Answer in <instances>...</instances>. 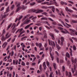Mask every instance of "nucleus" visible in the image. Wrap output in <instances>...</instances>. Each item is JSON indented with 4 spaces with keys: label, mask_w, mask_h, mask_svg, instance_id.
I'll list each match as a JSON object with an SVG mask.
<instances>
[{
    "label": "nucleus",
    "mask_w": 77,
    "mask_h": 77,
    "mask_svg": "<svg viewBox=\"0 0 77 77\" xmlns=\"http://www.w3.org/2000/svg\"><path fill=\"white\" fill-rule=\"evenodd\" d=\"M12 23H10L9 25L8 26V28L7 29V30H8L11 27V26H12Z\"/></svg>",
    "instance_id": "nucleus-20"
},
{
    "label": "nucleus",
    "mask_w": 77,
    "mask_h": 77,
    "mask_svg": "<svg viewBox=\"0 0 77 77\" xmlns=\"http://www.w3.org/2000/svg\"><path fill=\"white\" fill-rule=\"evenodd\" d=\"M72 22L74 23H77V20L75 21V20H72Z\"/></svg>",
    "instance_id": "nucleus-43"
},
{
    "label": "nucleus",
    "mask_w": 77,
    "mask_h": 77,
    "mask_svg": "<svg viewBox=\"0 0 77 77\" xmlns=\"http://www.w3.org/2000/svg\"><path fill=\"white\" fill-rule=\"evenodd\" d=\"M53 66L54 69H57V66H56V63H54L53 64Z\"/></svg>",
    "instance_id": "nucleus-13"
},
{
    "label": "nucleus",
    "mask_w": 77,
    "mask_h": 77,
    "mask_svg": "<svg viewBox=\"0 0 77 77\" xmlns=\"http://www.w3.org/2000/svg\"><path fill=\"white\" fill-rule=\"evenodd\" d=\"M35 12L36 14H37V12H38V10H30L28 11V12Z\"/></svg>",
    "instance_id": "nucleus-6"
},
{
    "label": "nucleus",
    "mask_w": 77,
    "mask_h": 77,
    "mask_svg": "<svg viewBox=\"0 0 77 77\" xmlns=\"http://www.w3.org/2000/svg\"><path fill=\"white\" fill-rule=\"evenodd\" d=\"M48 20H50V21H54V20L50 18H48Z\"/></svg>",
    "instance_id": "nucleus-55"
},
{
    "label": "nucleus",
    "mask_w": 77,
    "mask_h": 77,
    "mask_svg": "<svg viewBox=\"0 0 77 77\" xmlns=\"http://www.w3.org/2000/svg\"><path fill=\"white\" fill-rule=\"evenodd\" d=\"M24 32H25V31L24 30L22 32H21L20 33V35H22V34H23V33H24Z\"/></svg>",
    "instance_id": "nucleus-58"
},
{
    "label": "nucleus",
    "mask_w": 77,
    "mask_h": 77,
    "mask_svg": "<svg viewBox=\"0 0 77 77\" xmlns=\"http://www.w3.org/2000/svg\"><path fill=\"white\" fill-rule=\"evenodd\" d=\"M25 38H27V36H25L24 37L22 38H21V41H23V39H25Z\"/></svg>",
    "instance_id": "nucleus-31"
},
{
    "label": "nucleus",
    "mask_w": 77,
    "mask_h": 77,
    "mask_svg": "<svg viewBox=\"0 0 77 77\" xmlns=\"http://www.w3.org/2000/svg\"><path fill=\"white\" fill-rule=\"evenodd\" d=\"M38 46L39 48H41V47H42V44L41 43H39V44H38Z\"/></svg>",
    "instance_id": "nucleus-33"
},
{
    "label": "nucleus",
    "mask_w": 77,
    "mask_h": 77,
    "mask_svg": "<svg viewBox=\"0 0 77 77\" xmlns=\"http://www.w3.org/2000/svg\"><path fill=\"white\" fill-rule=\"evenodd\" d=\"M30 20L27 19V20L26 21H25L23 22V23L24 24H27V23H29V22H30Z\"/></svg>",
    "instance_id": "nucleus-14"
},
{
    "label": "nucleus",
    "mask_w": 77,
    "mask_h": 77,
    "mask_svg": "<svg viewBox=\"0 0 77 77\" xmlns=\"http://www.w3.org/2000/svg\"><path fill=\"white\" fill-rule=\"evenodd\" d=\"M73 48L74 51H75L76 50V49H77V48H76V47H75V45L73 46Z\"/></svg>",
    "instance_id": "nucleus-24"
},
{
    "label": "nucleus",
    "mask_w": 77,
    "mask_h": 77,
    "mask_svg": "<svg viewBox=\"0 0 77 77\" xmlns=\"http://www.w3.org/2000/svg\"><path fill=\"white\" fill-rule=\"evenodd\" d=\"M15 5H17V8L15 11L16 13L18 12H19V11L20 9H23V10H24V9L26 8V7L24 5H22L21 6H20L21 4L18 1H17L15 2Z\"/></svg>",
    "instance_id": "nucleus-1"
},
{
    "label": "nucleus",
    "mask_w": 77,
    "mask_h": 77,
    "mask_svg": "<svg viewBox=\"0 0 77 77\" xmlns=\"http://www.w3.org/2000/svg\"><path fill=\"white\" fill-rule=\"evenodd\" d=\"M14 26V28H15V27H16V24H15V23H14L13 24V25H12V26H11V27H13V26Z\"/></svg>",
    "instance_id": "nucleus-44"
},
{
    "label": "nucleus",
    "mask_w": 77,
    "mask_h": 77,
    "mask_svg": "<svg viewBox=\"0 0 77 77\" xmlns=\"http://www.w3.org/2000/svg\"><path fill=\"white\" fill-rule=\"evenodd\" d=\"M66 56L67 57H68V58H69V57H70V56H69V54L68 53H67L66 54Z\"/></svg>",
    "instance_id": "nucleus-35"
},
{
    "label": "nucleus",
    "mask_w": 77,
    "mask_h": 77,
    "mask_svg": "<svg viewBox=\"0 0 77 77\" xmlns=\"http://www.w3.org/2000/svg\"><path fill=\"white\" fill-rule=\"evenodd\" d=\"M53 72H51L50 73V74L49 75V77H54V76H52L53 75Z\"/></svg>",
    "instance_id": "nucleus-30"
},
{
    "label": "nucleus",
    "mask_w": 77,
    "mask_h": 77,
    "mask_svg": "<svg viewBox=\"0 0 77 77\" xmlns=\"http://www.w3.org/2000/svg\"><path fill=\"white\" fill-rule=\"evenodd\" d=\"M68 11H69V12H73V11L71 9H69V10H68Z\"/></svg>",
    "instance_id": "nucleus-57"
},
{
    "label": "nucleus",
    "mask_w": 77,
    "mask_h": 77,
    "mask_svg": "<svg viewBox=\"0 0 77 77\" xmlns=\"http://www.w3.org/2000/svg\"><path fill=\"white\" fill-rule=\"evenodd\" d=\"M23 16H20L19 17V19L18 20V21H20V20L21 19H22V18H23Z\"/></svg>",
    "instance_id": "nucleus-47"
},
{
    "label": "nucleus",
    "mask_w": 77,
    "mask_h": 77,
    "mask_svg": "<svg viewBox=\"0 0 77 77\" xmlns=\"http://www.w3.org/2000/svg\"><path fill=\"white\" fill-rule=\"evenodd\" d=\"M47 20V18L46 17H42L41 18V21H42V20Z\"/></svg>",
    "instance_id": "nucleus-16"
},
{
    "label": "nucleus",
    "mask_w": 77,
    "mask_h": 77,
    "mask_svg": "<svg viewBox=\"0 0 77 77\" xmlns=\"http://www.w3.org/2000/svg\"><path fill=\"white\" fill-rule=\"evenodd\" d=\"M57 63H59V59L57 57Z\"/></svg>",
    "instance_id": "nucleus-52"
},
{
    "label": "nucleus",
    "mask_w": 77,
    "mask_h": 77,
    "mask_svg": "<svg viewBox=\"0 0 77 77\" xmlns=\"http://www.w3.org/2000/svg\"><path fill=\"white\" fill-rule=\"evenodd\" d=\"M65 21H66V22L67 23H68L69 22V21H68V20L66 19H65Z\"/></svg>",
    "instance_id": "nucleus-63"
},
{
    "label": "nucleus",
    "mask_w": 77,
    "mask_h": 77,
    "mask_svg": "<svg viewBox=\"0 0 77 77\" xmlns=\"http://www.w3.org/2000/svg\"><path fill=\"white\" fill-rule=\"evenodd\" d=\"M55 4L56 6H59V5L56 2H55Z\"/></svg>",
    "instance_id": "nucleus-49"
},
{
    "label": "nucleus",
    "mask_w": 77,
    "mask_h": 77,
    "mask_svg": "<svg viewBox=\"0 0 77 77\" xmlns=\"http://www.w3.org/2000/svg\"><path fill=\"white\" fill-rule=\"evenodd\" d=\"M42 66H43V68H44V69L45 70L46 69V68H47V66H46V64L45 63V62H44L42 64Z\"/></svg>",
    "instance_id": "nucleus-9"
},
{
    "label": "nucleus",
    "mask_w": 77,
    "mask_h": 77,
    "mask_svg": "<svg viewBox=\"0 0 77 77\" xmlns=\"http://www.w3.org/2000/svg\"><path fill=\"white\" fill-rule=\"evenodd\" d=\"M14 51H11V56H14Z\"/></svg>",
    "instance_id": "nucleus-56"
},
{
    "label": "nucleus",
    "mask_w": 77,
    "mask_h": 77,
    "mask_svg": "<svg viewBox=\"0 0 77 77\" xmlns=\"http://www.w3.org/2000/svg\"><path fill=\"white\" fill-rule=\"evenodd\" d=\"M45 74L46 75V77H48V71H46Z\"/></svg>",
    "instance_id": "nucleus-37"
},
{
    "label": "nucleus",
    "mask_w": 77,
    "mask_h": 77,
    "mask_svg": "<svg viewBox=\"0 0 77 77\" xmlns=\"http://www.w3.org/2000/svg\"><path fill=\"white\" fill-rule=\"evenodd\" d=\"M72 17L74 18L75 17V18H77V15H73Z\"/></svg>",
    "instance_id": "nucleus-64"
},
{
    "label": "nucleus",
    "mask_w": 77,
    "mask_h": 77,
    "mask_svg": "<svg viewBox=\"0 0 77 77\" xmlns=\"http://www.w3.org/2000/svg\"><path fill=\"white\" fill-rule=\"evenodd\" d=\"M54 31L55 32H57V33H58L59 32V31H58V30H57V29H54Z\"/></svg>",
    "instance_id": "nucleus-46"
},
{
    "label": "nucleus",
    "mask_w": 77,
    "mask_h": 77,
    "mask_svg": "<svg viewBox=\"0 0 77 77\" xmlns=\"http://www.w3.org/2000/svg\"><path fill=\"white\" fill-rule=\"evenodd\" d=\"M48 3H49V2H45L44 3H42V5H46V4L47 5H48Z\"/></svg>",
    "instance_id": "nucleus-21"
},
{
    "label": "nucleus",
    "mask_w": 77,
    "mask_h": 77,
    "mask_svg": "<svg viewBox=\"0 0 77 77\" xmlns=\"http://www.w3.org/2000/svg\"><path fill=\"white\" fill-rule=\"evenodd\" d=\"M61 39V45H63V41H65L64 39V38L63 37H61L60 38Z\"/></svg>",
    "instance_id": "nucleus-5"
},
{
    "label": "nucleus",
    "mask_w": 77,
    "mask_h": 77,
    "mask_svg": "<svg viewBox=\"0 0 77 77\" xmlns=\"http://www.w3.org/2000/svg\"><path fill=\"white\" fill-rule=\"evenodd\" d=\"M60 63H63V60H60Z\"/></svg>",
    "instance_id": "nucleus-60"
},
{
    "label": "nucleus",
    "mask_w": 77,
    "mask_h": 77,
    "mask_svg": "<svg viewBox=\"0 0 77 77\" xmlns=\"http://www.w3.org/2000/svg\"><path fill=\"white\" fill-rule=\"evenodd\" d=\"M50 36H51V38L53 39V40H54L55 39V38H54V35H53V34L51 33H50L49 34Z\"/></svg>",
    "instance_id": "nucleus-10"
},
{
    "label": "nucleus",
    "mask_w": 77,
    "mask_h": 77,
    "mask_svg": "<svg viewBox=\"0 0 77 77\" xmlns=\"http://www.w3.org/2000/svg\"><path fill=\"white\" fill-rule=\"evenodd\" d=\"M49 51L50 52V56H51V58L52 60H53V59H54V57H53V55L51 54V51H52V49H51V47H50L49 48Z\"/></svg>",
    "instance_id": "nucleus-3"
},
{
    "label": "nucleus",
    "mask_w": 77,
    "mask_h": 77,
    "mask_svg": "<svg viewBox=\"0 0 77 77\" xmlns=\"http://www.w3.org/2000/svg\"><path fill=\"white\" fill-rule=\"evenodd\" d=\"M36 57L37 59H39L40 58V57L38 55H36Z\"/></svg>",
    "instance_id": "nucleus-62"
},
{
    "label": "nucleus",
    "mask_w": 77,
    "mask_h": 77,
    "mask_svg": "<svg viewBox=\"0 0 77 77\" xmlns=\"http://www.w3.org/2000/svg\"><path fill=\"white\" fill-rule=\"evenodd\" d=\"M65 24H66L67 25V26H68L69 27H71V25L70 24H68L67 23H66Z\"/></svg>",
    "instance_id": "nucleus-41"
},
{
    "label": "nucleus",
    "mask_w": 77,
    "mask_h": 77,
    "mask_svg": "<svg viewBox=\"0 0 77 77\" xmlns=\"http://www.w3.org/2000/svg\"><path fill=\"white\" fill-rule=\"evenodd\" d=\"M56 11H57V12L58 13V14L59 15H60V16H62V14L60 13H59V10L58 9L56 8Z\"/></svg>",
    "instance_id": "nucleus-18"
},
{
    "label": "nucleus",
    "mask_w": 77,
    "mask_h": 77,
    "mask_svg": "<svg viewBox=\"0 0 77 77\" xmlns=\"http://www.w3.org/2000/svg\"><path fill=\"white\" fill-rule=\"evenodd\" d=\"M74 69L72 68V69H71V70H72V72L73 74H74V72L75 71V69H76V65H75V64L74 65Z\"/></svg>",
    "instance_id": "nucleus-8"
},
{
    "label": "nucleus",
    "mask_w": 77,
    "mask_h": 77,
    "mask_svg": "<svg viewBox=\"0 0 77 77\" xmlns=\"http://www.w3.org/2000/svg\"><path fill=\"white\" fill-rule=\"evenodd\" d=\"M55 54L57 56H58V57L59 56V53H58L57 51H55Z\"/></svg>",
    "instance_id": "nucleus-22"
},
{
    "label": "nucleus",
    "mask_w": 77,
    "mask_h": 77,
    "mask_svg": "<svg viewBox=\"0 0 77 77\" xmlns=\"http://www.w3.org/2000/svg\"><path fill=\"white\" fill-rule=\"evenodd\" d=\"M30 26L29 25H27L25 27V29H27V28L28 27H29Z\"/></svg>",
    "instance_id": "nucleus-42"
},
{
    "label": "nucleus",
    "mask_w": 77,
    "mask_h": 77,
    "mask_svg": "<svg viewBox=\"0 0 77 77\" xmlns=\"http://www.w3.org/2000/svg\"><path fill=\"white\" fill-rule=\"evenodd\" d=\"M58 29L60 30H63V28L60 27H58Z\"/></svg>",
    "instance_id": "nucleus-50"
},
{
    "label": "nucleus",
    "mask_w": 77,
    "mask_h": 77,
    "mask_svg": "<svg viewBox=\"0 0 77 77\" xmlns=\"http://www.w3.org/2000/svg\"><path fill=\"white\" fill-rule=\"evenodd\" d=\"M18 60H13V64L14 65H17V64H18Z\"/></svg>",
    "instance_id": "nucleus-7"
},
{
    "label": "nucleus",
    "mask_w": 77,
    "mask_h": 77,
    "mask_svg": "<svg viewBox=\"0 0 77 77\" xmlns=\"http://www.w3.org/2000/svg\"><path fill=\"white\" fill-rule=\"evenodd\" d=\"M42 8H43V9H47L48 7H45V6H42Z\"/></svg>",
    "instance_id": "nucleus-40"
},
{
    "label": "nucleus",
    "mask_w": 77,
    "mask_h": 77,
    "mask_svg": "<svg viewBox=\"0 0 77 77\" xmlns=\"http://www.w3.org/2000/svg\"><path fill=\"white\" fill-rule=\"evenodd\" d=\"M52 12H54V11H55V8H54L53 6H52Z\"/></svg>",
    "instance_id": "nucleus-28"
},
{
    "label": "nucleus",
    "mask_w": 77,
    "mask_h": 77,
    "mask_svg": "<svg viewBox=\"0 0 77 77\" xmlns=\"http://www.w3.org/2000/svg\"><path fill=\"white\" fill-rule=\"evenodd\" d=\"M42 15H47V14H47V13L46 12H44L43 13H42Z\"/></svg>",
    "instance_id": "nucleus-51"
},
{
    "label": "nucleus",
    "mask_w": 77,
    "mask_h": 77,
    "mask_svg": "<svg viewBox=\"0 0 77 77\" xmlns=\"http://www.w3.org/2000/svg\"><path fill=\"white\" fill-rule=\"evenodd\" d=\"M69 30L71 32H74V31L71 29H69Z\"/></svg>",
    "instance_id": "nucleus-48"
},
{
    "label": "nucleus",
    "mask_w": 77,
    "mask_h": 77,
    "mask_svg": "<svg viewBox=\"0 0 77 77\" xmlns=\"http://www.w3.org/2000/svg\"><path fill=\"white\" fill-rule=\"evenodd\" d=\"M48 41L49 42V44L50 45H52V46H53L54 47L56 46L55 43L53 41H52L50 40L49 39L48 40Z\"/></svg>",
    "instance_id": "nucleus-2"
},
{
    "label": "nucleus",
    "mask_w": 77,
    "mask_h": 77,
    "mask_svg": "<svg viewBox=\"0 0 77 77\" xmlns=\"http://www.w3.org/2000/svg\"><path fill=\"white\" fill-rule=\"evenodd\" d=\"M6 12H4V15L3 16V18H5V17H6Z\"/></svg>",
    "instance_id": "nucleus-34"
},
{
    "label": "nucleus",
    "mask_w": 77,
    "mask_h": 77,
    "mask_svg": "<svg viewBox=\"0 0 77 77\" xmlns=\"http://www.w3.org/2000/svg\"><path fill=\"white\" fill-rule=\"evenodd\" d=\"M64 30H65V31H64L62 30V31H61V32L62 33H64L65 34H66V33H69L68 31H67V30H66V29H65Z\"/></svg>",
    "instance_id": "nucleus-11"
},
{
    "label": "nucleus",
    "mask_w": 77,
    "mask_h": 77,
    "mask_svg": "<svg viewBox=\"0 0 77 77\" xmlns=\"http://www.w3.org/2000/svg\"><path fill=\"white\" fill-rule=\"evenodd\" d=\"M61 23H62V24L63 25V26H65V27H66V28H69V27H68L65 24V23H63V21H61Z\"/></svg>",
    "instance_id": "nucleus-12"
},
{
    "label": "nucleus",
    "mask_w": 77,
    "mask_h": 77,
    "mask_svg": "<svg viewBox=\"0 0 77 77\" xmlns=\"http://www.w3.org/2000/svg\"><path fill=\"white\" fill-rule=\"evenodd\" d=\"M44 38H47V34L44 35Z\"/></svg>",
    "instance_id": "nucleus-61"
},
{
    "label": "nucleus",
    "mask_w": 77,
    "mask_h": 77,
    "mask_svg": "<svg viewBox=\"0 0 77 77\" xmlns=\"http://www.w3.org/2000/svg\"><path fill=\"white\" fill-rule=\"evenodd\" d=\"M74 75H75V76L77 77V71H76L75 73L74 74Z\"/></svg>",
    "instance_id": "nucleus-54"
},
{
    "label": "nucleus",
    "mask_w": 77,
    "mask_h": 77,
    "mask_svg": "<svg viewBox=\"0 0 77 77\" xmlns=\"http://www.w3.org/2000/svg\"><path fill=\"white\" fill-rule=\"evenodd\" d=\"M9 11V7H8V8L7 9L6 11L5 12L6 13H7V12H8Z\"/></svg>",
    "instance_id": "nucleus-32"
},
{
    "label": "nucleus",
    "mask_w": 77,
    "mask_h": 77,
    "mask_svg": "<svg viewBox=\"0 0 77 77\" xmlns=\"http://www.w3.org/2000/svg\"><path fill=\"white\" fill-rule=\"evenodd\" d=\"M43 33L44 35H47V33H46V31L45 30H44L43 31Z\"/></svg>",
    "instance_id": "nucleus-59"
},
{
    "label": "nucleus",
    "mask_w": 77,
    "mask_h": 77,
    "mask_svg": "<svg viewBox=\"0 0 77 77\" xmlns=\"http://www.w3.org/2000/svg\"><path fill=\"white\" fill-rule=\"evenodd\" d=\"M39 12H44V10H37V13H39Z\"/></svg>",
    "instance_id": "nucleus-17"
},
{
    "label": "nucleus",
    "mask_w": 77,
    "mask_h": 77,
    "mask_svg": "<svg viewBox=\"0 0 77 77\" xmlns=\"http://www.w3.org/2000/svg\"><path fill=\"white\" fill-rule=\"evenodd\" d=\"M2 41H5V40H6V38H5V35H2L1 38Z\"/></svg>",
    "instance_id": "nucleus-15"
},
{
    "label": "nucleus",
    "mask_w": 77,
    "mask_h": 77,
    "mask_svg": "<svg viewBox=\"0 0 77 77\" xmlns=\"http://www.w3.org/2000/svg\"><path fill=\"white\" fill-rule=\"evenodd\" d=\"M46 65L48 67H49L50 66V63L48 62V61H46Z\"/></svg>",
    "instance_id": "nucleus-25"
},
{
    "label": "nucleus",
    "mask_w": 77,
    "mask_h": 77,
    "mask_svg": "<svg viewBox=\"0 0 77 77\" xmlns=\"http://www.w3.org/2000/svg\"><path fill=\"white\" fill-rule=\"evenodd\" d=\"M39 69L40 72H41L42 71V65H40Z\"/></svg>",
    "instance_id": "nucleus-19"
},
{
    "label": "nucleus",
    "mask_w": 77,
    "mask_h": 77,
    "mask_svg": "<svg viewBox=\"0 0 77 77\" xmlns=\"http://www.w3.org/2000/svg\"><path fill=\"white\" fill-rule=\"evenodd\" d=\"M21 65L23 66H25L26 64L25 63H24V62L22 61V62Z\"/></svg>",
    "instance_id": "nucleus-39"
},
{
    "label": "nucleus",
    "mask_w": 77,
    "mask_h": 77,
    "mask_svg": "<svg viewBox=\"0 0 77 77\" xmlns=\"http://www.w3.org/2000/svg\"><path fill=\"white\" fill-rule=\"evenodd\" d=\"M5 29H4L2 31V35H4V34H5Z\"/></svg>",
    "instance_id": "nucleus-45"
},
{
    "label": "nucleus",
    "mask_w": 77,
    "mask_h": 77,
    "mask_svg": "<svg viewBox=\"0 0 77 77\" xmlns=\"http://www.w3.org/2000/svg\"><path fill=\"white\" fill-rule=\"evenodd\" d=\"M58 74H59V75H61V73H60V70H58Z\"/></svg>",
    "instance_id": "nucleus-53"
},
{
    "label": "nucleus",
    "mask_w": 77,
    "mask_h": 77,
    "mask_svg": "<svg viewBox=\"0 0 77 77\" xmlns=\"http://www.w3.org/2000/svg\"><path fill=\"white\" fill-rule=\"evenodd\" d=\"M62 69L63 71H65V66H62Z\"/></svg>",
    "instance_id": "nucleus-38"
},
{
    "label": "nucleus",
    "mask_w": 77,
    "mask_h": 77,
    "mask_svg": "<svg viewBox=\"0 0 77 77\" xmlns=\"http://www.w3.org/2000/svg\"><path fill=\"white\" fill-rule=\"evenodd\" d=\"M65 74L66 76H68V77H71L72 76L71 73V72H69L68 73V71H65Z\"/></svg>",
    "instance_id": "nucleus-4"
},
{
    "label": "nucleus",
    "mask_w": 77,
    "mask_h": 77,
    "mask_svg": "<svg viewBox=\"0 0 77 77\" xmlns=\"http://www.w3.org/2000/svg\"><path fill=\"white\" fill-rule=\"evenodd\" d=\"M14 8H15V6L14 5H13L11 7V10H13L14 9Z\"/></svg>",
    "instance_id": "nucleus-27"
},
{
    "label": "nucleus",
    "mask_w": 77,
    "mask_h": 77,
    "mask_svg": "<svg viewBox=\"0 0 77 77\" xmlns=\"http://www.w3.org/2000/svg\"><path fill=\"white\" fill-rule=\"evenodd\" d=\"M56 47L57 49H58V50H60V47L59 45H57Z\"/></svg>",
    "instance_id": "nucleus-23"
},
{
    "label": "nucleus",
    "mask_w": 77,
    "mask_h": 77,
    "mask_svg": "<svg viewBox=\"0 0 77 77\" xmlns=\"http://www.w3.org/2000/svg\"><path fill=\"white\" fill-rule=\"evenodd\" d=\"M36 18H37V17L36 16L33 17V18L32 19V20H35Z\"/></svg>",
    "instance_id": "nucleus-26"
},
{
    "label": "nucleus",
    "mask_w": 77,
    "mask_h": 77,
    "mask_svg": "<svg viewBox=\"0 0 77 77\" xmlns=\"http://www.w3.org/2000/svg\"><path fill=\"white\" fill-rule=\"evenodd\" d=\"M36 3L35 2H33L30 3V5L31 6H33L34 5H35Z\"/></svg>",
    "instance_id": "nucleus-29"
},
{
    "label": "nucleus",
    "mask_w": 77,
    "mask_h": 77,
    "mask_svg": "<svg viewBox=\"0 0 77 77\" xmlns=\"http://www.w3.org/2000/svg\"><path fill=\"white\" fill-rule=\"evenodd\" d=\"M4 46L3 47L4 48H5V47H6V46L7 45V44H8V43H4Z\"/></svg>",
    "instance_id": "nucleus-36"
}]
</instances>
